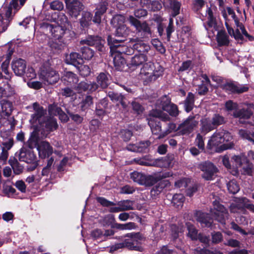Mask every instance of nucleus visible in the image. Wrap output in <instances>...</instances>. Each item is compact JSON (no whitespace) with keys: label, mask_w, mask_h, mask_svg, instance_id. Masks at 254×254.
Returning <instances> with one entry per match:
<instances>
[{"label":"nucleus","mask_w":254,"mask_h":254,"mask_svg":"<svg viewBox=\"0 0 254 254\" xmlns=\"http://www.w3.org/2000/svg\"><path fill=\"white\" fill-rule=\"evenodd\" d=\"M171 100L167 96H164L159 99L156 103V107L162 109L163 111L168 110V108L171 104Z\"/></svg>","instance_id":"nucleus-28"},{"label":"nucleus","mask_w":254,"mask_h":254,"mask_svg":"<svg viewBox=\"0 0 254 254\" xmlns=\"http://www.w3.org/2000/svg\"><path fill=\"white\" fill-rule=\"evenodd\" d=\"M41 27L49 31L52 35L57 39H61L67 30L61 26L58 25L54 26V25L47 22L43 23Z\"/></svg>","instance_id":"nucleus-15"},{"label":"nucleus","mask_w":254,"mask_h":254,"mask_svg":"<svg viewBox=\"0 0 254 254\" xmlns=\"http://www.w3.org/2000/svg\"><path fill=\"white\" fill-rule=\"evenodd\" d=\"M35 158L36 156L32 151L27 150L25 148L20 149L19 152V159L20 161L31 163L34 161Z\"/></svg>","instance_id":"nucleus-25"},{"label":"nucleus","mask_w":254,"mask_h":254,"mask_svg":"<svg viewBox=\"0 0 254 254\" xmlns=\"http://www.w3.org/2000/svg\"><path fill=\"white\" fill-rule=\"evenodd\" d=\"M125 237L127 248L130 250L142 252L143 248L140 245L141 241L144 240V237L140 233H130L127 234Z\"/></svg>","instance_id":"nucleus-9"},{"label":"nucleus","mask_w":254,"mask_h":254,"mask_svg":"<svg viewBox=\"0 0 254 254\" xmlns=\"http://www.w3.org/2000/svg\"><path fill=\"white\" fill-rule=\"evenodd\" d=\"M199 169L203 172L202 176L206 180H212L214 175L217 171V168L210 162L201 163L199 165Z\"/></svg>","instance_id":"nucleus-14"},{"label":"nucleus","mask_w":254,"mask_h":254,"mask_svg":"<svg viewBox=\"0 0 254 254\" xmlns=\"http://www.w3.org/2000/svg\"><path fill=\"white\" fill-rule=\"evenodd\" d=\"M194 96L191 93L189 92L187 97L185 101V107L187 112L190 111L194 105Z\"/></svg>","instance_id":"nucleus-38"},{"label":"nucleus","mask_w":254,"mask_h":254,"mask_svg":"<svg viewBox=\"0 0 254 254\" xmlns=\"http://www.w3.org/2000/svg\"><path fill=\"white\" fill-rule=\"evenodd\" d=\"M115 36L117 39H123L127 37L129 33V30L126 25H121L117 27Z\"/></svg>","instance_id":"nucleus-36"},{"label":"nucleus","mask_w":254,"mask_h":254,"mask_svg":"<svg viewBox=\"0 0 254 254\" xmlns=\"http://www.w3.org/2000/svg\"><path fill=\"white\" fill-rule=\"evenodd\" d=\"M150 118L151 120L153 121H156V118L161 119L164 121H167L170 120V117L167 114L164 113L160 109H157L150 111L146 119L148 122H149Z\"/></svg>","instance_id":"nucleus-21"},{"label":"nucleus","mask_w":254,"mask_h":254,"mask_svg":"<svg viewBox=\"0 0 254 254\" xmlns=\"http://www.w3.org/2000/svg\"><path fill=\"white\" fill-rule=\"evenodd\" d=\"M62 79L63 81H67L71 85H74L78 81L77 76L71 71L65 72Z\"/></svg>","instance_id":"nucleus-30"},{"label":"nucleus","mask_w":254,"mask_h":254,"mask_svg":"<svg viewBox=\"0 0 254 254\" xmlns=\"http://www.w3.org/2000/svg\"><path fill=\"white\" fill-rule=\"evenodd\" d=\"M33 108L35 111V113L32 115V119L34 121H38L40 124H41V120L44 118V116L46 113V111L44 109L43 107L39 105L37 103H34L33 104Z\"/></svg>","instance_id":"nucleus-24"},{"label":"nucleus","mask_w":254,"mask_h":254,"mask_svg":"<svg viewBox=\"0 0 254 254\" xmlns=\"http://www.w3.org/2000/svg\"><path fill=\"white\" fill-rule=\"evenodd\" d=\"M109 75L105 73H100L97 77L98 87L100 85L102 88H106L109 84Z\"/></svg>","instance_id":"nucleus-35"},{"label":"nucleus","mask_w":254,"mask_h":254,"mask_svg":"<svg viewBox=\"0 0 254 254\" xmlns=\"http://www.w3.org/2000/svg\"><path fill=\"white\" fill-rule=\"evenodd\" d=\"M128 20L130 24L135 27L141 39H148L152 37L151 28L146 21L141 22L131 15L128 17Z\"/></svg>","instance_id":"nucleus-7"},{"label":"nucleus","mask_w":254,"mask_h":254,"mask_svg":"<svg viewBox=\"0 0 254 254\" xmlns=\"http://www.w3.org/2000/svg\"><path fill=\"white\" fill-rule=\"evenodd\" d=\"M133 201L129 200H125L120 201L118 203V205L121 207L122 211H127L129 210H133Z\"/></svg>","instance_id":"nucleus-44"},{"label":"nucleus","mask_w":254,"mask_h":254,"mask_svg":"<svg viewBox=\"0 0 254 254\" xmlns=\"http://www.w3.org/2000/svg\"><path fill=\"white\" fill-rule=\"evenodd\" d=\"M168 110H166L170 115L174 117H176L179 114V111L177 106L172 103H171L168 108Z\"/></svg>","instance_id":"nucleus-59"},{"label":"nucleus","mask_w":254,"mask_h":254,"mask_svg":"<svg viewBox=\"0 0 254 254\" xmlns=\"http://www.w3.org/2000/svg\"><path fill=\"white\" fill-rule=\"evenodd\" d=\"M148 56L145 54H138L135 55L131 58L129 65L130 66L137 67L140 65H143L142 70L145 72V74L149 75V80L150 81L155 80L159 76V74H155V73L150 72L149 71H152V66L153 65L152 62H148Z\"/></svg>","instance_id":"nucleus-1"},{"label":"nucleus","mask_w":254,"mask_h":254,"mask_svg":"<svg viewBox=\"0 0 254 254\" xmlns=\"http://www.w3.org/2000/svg\"><path fill=\"white\" fill-rule=\"evenodd\" d=\"M50 8L54 10L61 11L64 8L63 3L58 0H54L49 3Z\"/></svg>","instance_id":"nucleus-56"},{"label":"nucleus","mask_w":254,"mask_h":254,"mask_svg":"<svg viewBox=\"0 0 254 254\" xmlns=\"http://www.w3.org/2000/svg\"><path fill=\"white\" fill-rule=\"evenodd\" d=\"M80 74L84 77L87 76L90 74V68L86 65H81L78 67Z\"/></svg>","instance_id":"nucleus-61"},{"label":"nucleus","mask_w":254,"mask_h":254,"mask_svg":"<svg viewBox=\"0 0 254 254\" xmlns=\"http://www.w3.org/2000/svg\"><path fill=\"white\" fill-rule=\"evenodd\" d=\"M133 161L140 165L147 166H156L157 165V160L151 159L148 156L141 158H135L133 159Z\"/></svg>","instance_id":"nucleus-27"},{"label":"nucleus","mask_w":254,"mask_h":254,"mask_svg":"<svg viewBox=\"0 0 254 254\" xmlns=\"http://www.w3.org/2000/svg\"><path fill=\"white\" fill-rule=\"evenodd\" d=\"M58 125L55 118H49L45 122V127L47 131H53L57 129Z\"/></svg>","instance_id":"nucleus-42"},{"label":"nucleus","mask_w":254,"mask_h":254,"mask_svg":"<svg viewBox=\"0 0 254 254\" xmlns=\"http://www.w3.org/2000/svg\"><path fill=\"white\" fill-rule=\"evenodd\" d=\"M11 67L16 75L21 76L25 73L26 64L25 61L21 59H16L12 61Z\"/></svg>","instance_id":"nucleus-18"},{"label":"nucleus","mask_w":254,"mask_h":254,"mask_svg":"<svg viewBox=\"0 0 254 254\" xmlns=\"http://www.w3.org/2000/svg\"><path fill=\"white\" fill-rule=\"evenodd\" d=\"M115 228L119 230H131L134 229L136 227L135 223L133 222H128L126 224H115Z\"/></svg>","instance_id":"nucleus-52"},{"label":"nucleus","mask_w":254,"mask_h":254,"mask_svg":"<svg viewBox=\"0 0 254 254\" xmlns=\"http://www.w3.org/2000/svg\"><path fill=\"white\" fill-rule=\"evenodd\" d=\"M93 104V99L90 96H87L83 100L81 103V108L82 110L84 111L88 109Z\"/></svg>","instance_id":"nucleus-54"},{"label":"nucleus","mask_w":254,"mask_h":254,"mask_svg":"<svg viewBox=\"0 0 254 254\" xmlns=\"http://www.w3.org/2000/svg\"><path fill=\"white\" fill-rule=\"evenodd\" d=\"M107 95L113 102H120L124 108L127 107L128 103L125 101V97L122 94L111 91L108 92Z\"/></svg>","instance_id":"nucleus-26"},{"label":"nucleus","mask_w":254,"mask_h":254,"mask_svg":"<svg viewBox=\"0 0 254 254\" xmlns=\"http://www.w3.org/2000/svg\"><path fill=\"white\" fill-rule=\"evenodd\" d=\"M131 41L134 42L132 45L133 51L135 50L138 54H145L147 55L148 57H150L151 55L149 52L151 48L149 44L145 43L138 38L133 39Z\"/></svg>","instance_id":"nucleus-17"},{"label":"nucleus","mask_w":254,"mask_h":254,"mask_svg":"<svg viewBox=\"0 0 254 254\" xmlns=\"http://www.w3.org/2000/svg\"><path fill=\"white\" fill-rule=\"evenodd\" d=\"M211 119L203 118L201 120V132L205 133H207L215 128L214 125H212Z\"/></svg>","instance_id":"nucleus-29"},{"label":"nucleus","mask_w":254,"mask_h":254,"mask_svg":"<svg viewBox=\"0 0 254 254\" xmlns=\"http://www.w3.org/2000/svg\"><path fill=\"white\" fill-rule=\"evenodd\" d=\"M152 44L155 47L156 49L161 54H164L165 53V48L162 43L158 40L156 39L153 40Z\"/></svg>","instance_id":"nucleus-62"},{"label":"nucleus","mask_w":254,"mask_h":254,"mask_svg":"<svg viewBox=\"0 0 254 254\" xmlns=\"http://www.w3.org/2000/svg\"><path fill=\"white\" fill-rule=\"evenodd\" d=\"M92 19V14L88 11L84 12L80 19V24L83 27H88L91 23Z\"/></svg>","instance_id":"nucleus-41"},{"label":"nucleus","mask_w":254,"mask_h":254,"mask_svg":"<svg viewBox=\"0 0 254 254\" xmlns=\"http://www.w3.org/2000/svg\"><path fill=\"white\" fill-rule=\"evenodd\" d=\"M188 232V236L191 239V240L197 239V231L195 228L194 226L190 222L186 223Z\"/></svg>","instance_id":"nucleus-46"},{"label":"nucleus","mask_w":254,"mask_h":254,"mask_svg":"<svg viewBox=\"0 0 254 254\" xmlns=\"http://www.w3.org/2000/svg\"><path fill=\"white\" fill-rule=\"evenodd\" d=\"M108 103L105 100H103L97 106L96 109V114L97 116L101 117L104 115L105 111L104 109L107 107Z\"/></svg>","instance_id":"nucleus-49"},{"label":"nucleus","mask_w":254,"mask_h":254,"mask_svg":"<svg viewBox=\"0 0 254 254\" xmlns=\"http://www.w3.org/2000/svg\"><path fill=\"white\" fill-rule=\"evenodd\" d=\"M212 125H214L215 127L224 124L225 123L224 118L219 114H214L211 119Z\"/></svg>","instance_id":"nucleus-53"},{"label":"nucleus","mask_w":254,"mask_h":254,"mask_svg":"<svg viewBox=\"0 0 254 254\" xmlns=\"http://www.w3.org/2000/svg\"><path fill=\"white\" fill-rule=\"evenodd\" d=\"M108 3L106 1L100 2L96 8V12L103 14L107 10Z\"/></svg>","instance_id":"nucleus-58"},{"label":"nucleus","mask_w":254,"mask_h":254,"mask_svg":"<svg viewBox=\"0 0 254 254\" xmlns=\"http://www.w3.org/2000/svg\"><path fill=\"white\" fill-rule=\"evenodd\" d=\"M104 43L105 41L101 37L95 35H89L80 42L81 45L95 46L97 50L100 52H103L105 50Z\"/></svg>","instance_id":"nucleus-12"},{"label":"nucleus","mask_w":254,"mask_h":254,"mask_svg":"<svg viewBox=\"0 0 254 254\" xmlns=\"http://www.w3.org/2000/svg\"><path fill=\"white\" fill-rule=\"evenodd\" d=\"M125 40L123 39H115L111 35L108 36L107 41L112 55L114 53H118L119 55L125 54L127 55H131L133 53V47L130 48L121 44Z\"/></svg>","instance_id":"nucleus-6"},{"label":"nucleus","mask_w":254,"mask_h":254,"mask_svg":"<svg viewBox=\"0 0 254 254\" xmlns=\"http://www.w3.org/2000/svg\"><path fill=\"white\" fill-rule=\"evenodd\" d=\"M213 208L210 210L211 215L214 218L222 224H225L228 218L229 214L227 209L217 199L213 201Z\"/></svg>","instance_id":"nucleus-8"},{"label":"nucleus","mask_w":254,"mask_h":254,"mask_svg":"<svg viewBox=\"0 0 254 254\" xmlns=\"http://www.w3.org/2000/svg\"><path fill=\"white\" fill-rule=\"evenodd\" d=\"M148 124L150 127L152 133L154 134L158 135V138L159 139L163 138L166 135H167L170 132V131H169V132H161V127L160 122L151 120L150 118L149 122H148Z\"/></svg>","instance_id":"nucleus-20"},{"label":"nucleus","mask_w":254,"mask_h":254,"mask_svg":"<svg viewBox=\"0 0 254 254\" xmlns=\"http://www.w3.org/2000/svg\"><path fill=\"white\" fill-rule=\"evenodd\" d=\"M0 104L2 114V116H9L12 112L11 103L6 100H2L1 101Z\"/></svg>","instance_id":"nucleus-37"},{"label":"nucleus","mask_w":254,"mask_h":254,"mask_svg":"<svg viewBox=\"0 0 254 254\" xmlns=\"http://www.w3.org/2000/svg\"><path fill=\"white\" fill-rule=\"evenodd\" d=\"M252 113L251 111L248 109H242L238 111H235L233 113V116L235 118H238L241 119H249Z\"/></svg>","instance_id":"nucleus-34"},{"label":"nucleus","mask_w":254,"mask_h":254,"mask_svg":"<svg viewBox=\"0 0 254 254\" xmlns=\"http://www.w3.org/2000/svg\"><path fill=\"white\" fill-rule=\"evenodd\" d=\"M33 134L34 133L33 132ZM38 137L35 134H32L28 141V146L32 149L35 147L38 151L39 157L41 158H45L49 157L53 152V149L50 144L46 141H42L38 143Z\"/></svg>","instance_id":"nucleus-5"},{"label":"nucleus","mask_w":254,"mask_h":254,"mask_svg":"<svg viewBox=\"0 0 254 254\" xmlns=\"http://www.w3.org/2000/svg\"><path fill=\"white\" fill-rule=\"evenodd\" d=\"M197 124L198 122L194 119V117H189L179 126L177 128L178 133L179 135L189 134L192 131Z\"/></svg>","instance_id":"nucleus-11"},{"label":"nucleus","mask_w":254,"mask_h":254,"mask_svg":"<svg viewBox=\"0 0 254 254\" xmlns=\"http://www.w3.org/2000/svg\"><path fill=\"white\" fill-rule=\"evenodd\" d=\"M196 221L200 223L202 227H210L211 226L213 220L209 217L208 214L201 211H196L195 214Z\"/></svg>","instance_id":"nucleus-19"},{"label":"nucleus","mask_w":254,"mask_h":254,"mask_svg":"<svg viewBox=\"0 0 254 254\" xmlns=\"http://www.w3.org/2000/svg\"><path fill=\"white\" fill-rule=\"evenodd\" d=\"M241 167H242L245 174L249 175L252 173L253 167V164L248 160H247V162H245Z\"/></svg>","instance_id":"nucleus-64"},{"label":"nucleus","mask_w":254,"mask_h":254,"mask_svg":"<svg viewBox=\"0 0 254 254\" xmlns=\"http://www.w3.org/2000/svg\"><path fill=\"white\" fill-rule=\"evenodd\" d=\"M221 88L228 92L233 93H242L247 91L249 87L246 85H236L232 82H227L221 85Z\"/></svg>","instance_id":"nucleus-16"},{"label":"nucleus","mask_w":254,"mask_h":254,"mask_svg":"<svg viewBox=\"0 0 254 254\" xmlns=\"http://www.w3.org/2000/svg\"><path fill=\"white\" fill-rule=\"evenodd\" d=\"M75 88L79 93L86 91L93 92L98 89V85L95 82L88 83L81 81L75 86Z\"/></svg>","instance_id":"nucleus-22"},{"label":"nucleus","mask_w":254,"mask_h":254,"mask_svg":"<svg viewBox=\"0 0 254 254\" xmlns=\"http://www.w3.org/2000/svg\"><path fill=\"white\" fill-rule=\"evenodd\" d=\"M26 0H6V2L9 4L7 7H3L5 9V16L6 17H12L13 16L12 10V8L16 9L18 7V2H20L21 6L24 5Z\"/></svg>","instance_id":"nucleus-23"},{"label":"nucleus","mask_w":254,"mask_h":254,"mask_svg":"<svg viewBox=\"0 0 254 254\" xmlns=\"http://www.w3.org/2000/svg\"><path fill=\"white\" fill-rule=\"evenodd\" d=\"M11 77L4 76V80L0 82V98H9L15 94L14 87L10 84Z\"/></svg>","instance_id":"nucleus-10"},{"label":"nucleus","mask_w":254,"mask_h":254,"mask_svg":"<svg viewBox=\"0 0 254 254\" xmlns=\"http://www.w3.org/2000/svg\"><path fill=\"white\" fill-rule=\"evenodd\" d=\"M64 1L68 13L71 17L76 18L84 8L83 5L78 0H64Z\"/></svg>","instance_id":"nucleus-13"},{"label":"nucleus","mask_w":254,"mask_h":254,"mask_svg":"<svg viewBox=\"0 0 254 254\" xmlns=\"http://www.w3.org/2000/svg\"><path fill=\"white\" fill-rule=\"evenodd\" d=\"M8 162L11 166L14 174L18 175L22 172L23 167L20 165L17 159L14 158H10Z\"/></svg>","instance_id":"nucleus-40"},{"label":"nucleus","mask_w":254,"mask_h":254,"mask_svg":"<svg viewBox=\"0 0 254 254\" xmlns=\"http://www.w3.org/2000/svg\"><path fill=\"white\" fill-rule=\"evenodd\" d=\"M81 60L83 59L89 61L92 59L94 55V51L91 48L87 47H84L81 48Z\"/></svg>","instance_id":"nucleus-33"},{"label":"nucleus","mask_w":254,"mask_h":254,"mask_svg":"<svg viewBox=\"0 0 254 254\" xmlns=\"http://www.w3.org/2000/svg\"><path fill=\"white\" fill-rule=\"evenodd\" d=\"M151 144L149 140H145L139 142L137 145L139 152H146L148 150V148Z\"/></svg>","instance_id":"nucleus-55"},{"label":"nucleus","mask_w":254,"mask_h":254,"mask_svg":"<svg viewBox=\"0 0 254 254\" xmlns=\"http://www.w3.org/2000/svg\"><path fill=\"white\" fill-rule=\"evenodd\" d=\"M212 242L214 244H218L223 240L222 234L219 232H214L212 233Z\"/></svg>","instance_id":"nucleus-60"},{"label":"nucleus","mask_w":254,"mask_h":254,"mask_svg":"<svg viewBox=\"0 0 254 254\" xmlns=\"http://www.w3.org/2000/svg\"><path fill=\"white\" fill-rule=\"evenodd\" d=\"M55 61L58 63L59 60L56 59L48 60L44 63L40 70L41 78L50 84L57 83L60 79V75L52 64Z\"/></svg>","instance_id":"nucleus-3"},{"label":"nucleus","mask_w":254,"mask_h":254,"mask_svg":"<svg viewBox=\"0 0 254 254\" xmlns=\"http://www.w3.org/2000/svg\"><path fill=\"white\" fill-rule=\"evenodd\" d=\"M232 159L235 162L236 165L241 167L245 162H247V158L244 153H241L239 155H234Z\"/></svg>","instance_id":"nucleus-47"},{"label":"nucleus","mask_w":254,"mask_h":254,"mask_svg":"<svg viewBox=\"0 0 254 254\" xmlns=\"http://www.w3.org/2000/svg\"><path fill=\"white\" fill-rule=\"evenodd\" d=\"M65 62L67 64L75 65L79 64V60H81L80 54L76 52H71L65 57Z\"/></svg>","instance_id":"nucleus-31"},{"label":"nucleus","mask_w":254,"mask_h":254,"mask_svg":"<svg viewBox=\"0 0 254 254\" xmlns=\"http://www.w3.org/2000/svg\"><path fill=\"white\" fill-rule=\"evenodd\" d=\"M184 196L182 194H176L172 198V203L177 207L182 206L184 201Z\"/></svg>","instance_id":"nucleus-50"},{"label":"nucleus","mask_w":254,"mask_h":254,"mask_svg":"<svg viewBox=\"0 0 254 254\" xmlns=\"http://www.w3.org/2000/svg\"><path fill=\"white\" fill-rule=\"evenodd\" d=\"M229 192L232 194L237 193L240 190V187L235 180H231L227 184Z\"/></svg>","instance_id":"nucleus-45"},{"label":"nucleus","mask_w":254,"mask_h":254,"mask_svg":"<svg viewBox=\"0 0 254 254\" xmlns=\"http://www.w3.org/2000/svg\"><path fill=\"white\" fill-rule=\"evenodd\" d=\"M217 41L220 46L228 45L229 43V36L225 31L221 30L218 32Z\"/></svg>","instance_id":"nucleus-32"},{"label":"nucleus","mask_w":254,"mask_h":254,"mask_svg":"<svg viewBox=\"0 0 254 254\" xmlns=\"http://www.w3.org/2000/svg\"><path fill=\"white\" fill-rule=\"evenodd\" d=\"M207 15V25L209 27H214L216 25V19L213 15V12L211 8H208L206 10Z\"/></svg>","instance_id":"nucleus-51"},{"label":"nucleus","mask_w":254,"mask_h":254,"mask_svg":"<svg viewBox=\"0 0 254 254\" xmlns=\"http://www.w3.org/2000/svg\"><path fill=\"white\" fill-rule=\"evenodd\" d=\"M231 138L230 134L225 131L215 132L209 139L207 146L210 149L213 147H216V151L222 152L232 147L233 144L231 143H224L225 140L229 141Z\"/></svg>","instance_id":"nucleus-2"},{"label":"nucleus","mask_w":254,"mask_h":254,"mask_svg":"<svg viewBox=\"0 0 254 254\" xmlns=\"http://www.w3.org/2000/svg\"><path fill=\"white\" fill-rule=\"evenodd\" d=\"M133 110L137 114L139 115L143 113V107L138 102L134 101L131 103Z\"/></svg>","instance_id":"nucleus-63"},{"label":"nucleus","mask_w":254,"mask_h":254,"mask_svg":"<svg viewBox=\"0 0 254 254\" xmlns=\"http://www.w3.org/2000/svg\"><path fill=\"white\" fill-rule=\"evenodd\" d=\"M114 63L115 66L120 68L125 64V60L120 55H116L114 57Z\"/></svg>","instance_id":"nucleus-57"},{"label":"nucleus","mask_w":254,"mask_h":254,"mask_svg":"<svg viewBox=\"0 0 254 254\" xmlns=\"http://www.w3.org/2000/svg\"><path fill=\"white\" fill-rule=\"evenodd\" d=\"M167 176L166 174L156 173L152 175H146L138 172H133L130 174V178L134 182L146 187L152 186Z\"/></svg>","instance_id":"nucleus-4"},{"label":"nucleus","mask_w":254,"mask_h":254,"mask_svg":"<svg viewBox=\"0 0 254 254\" xmlns=\"http://www.w3.org/2000/svg\"><path fill=\"white\" fill-rule=\"evenodd\" d=\"M125 21V17L122 15H115L111 20V24L114 27H118L121 25H124L123 23Z\"/></svg>","instance_id":"nucleus-48"},{"label":"nucleus","mask_w":254,"mask_h":254,"mask_svg":"<svg viewBox=\"0 0 254 254\" xmlns=\"http://www.w3.org/2000/svg\"><path fill=\"white\" fill-rule=\"evenodd\" d=\"M4 16L5 18L0 14V34L6 30L10 21L12 19L11 17H6L5 15Z\"/></svg>","instance_id":"nucleus-39"},{"label":"nucleus","mask_w":254,"mask_h":254,"mask_svg":"<svg viewBox=\"0 0 254 254\" xmlns=\"http://www.w3.org/2000/svg\"><path fill=\"white\" fill-rule=\"evenodd\" d=\"M57 25L65 29H67L69 26L68 18L64 14H60L57 20Z\"/></svg>","instance_id":"nucleus-43"}]
</instances>
